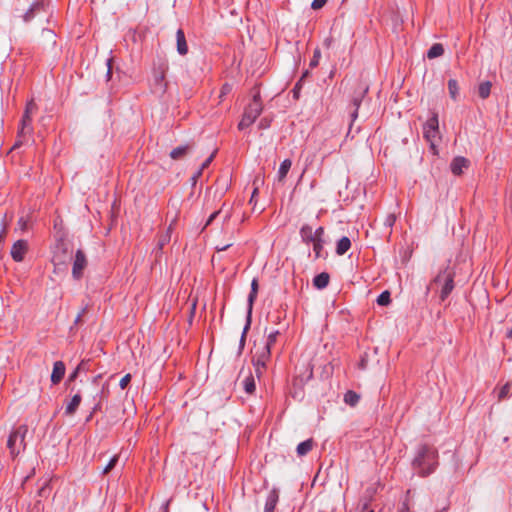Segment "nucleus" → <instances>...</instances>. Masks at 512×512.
Segmentation results:
<instances>
[{
	"label": "nucleus",
	"mask_w": 512,
	"mask_h": 512,
	"mask_svg": "<svg viewBox=\"0 0 512 512\" xmlns=\"http://www.w3.org/2000/svg\"><path fill=\"white\" fill-rule=\"evenodd\" d=\"M66 367L63 361H56L53 365L51 382L53 385L59 384L64 378Z\"/></svg>",
	"instance_id": "nucleus-13"
},
{
	"label": "nucleus",
	"mask_w": 512,
	"mask_h": 512,
	"mask_svg": "<svg viewBox=\"0 0 512 512\" xmlns=\"http://www.w3.org/2000/svg\"><path fill=\"white\" fill-rule=\"evenodd\" d=\"M263 110L260 91L255 89L251 102L245 107L238 129L244 130L251 126Z\"/></svg>",
	"instance_id": "nucleus-3"
},
{
	"label": "nucleus",
	"mask_w": 512,
	"mask_h": 512,
	"mask_svg": "<svg viewBox=\"0 0 512 512\" xmlns=\"http://www.w3.org/2000/svg\"><path fill=\"white\" fill-rule=\"evenodd\" d=\"M203 173V170H201L199 168V170L195 173V175L192 177L193 180H196L197 178H199Z\"/></svg>",
	"instance_id": "nucleus-57"
},
{
	"label": "nucleus",
	"mask_w": 512,
	"mask_h": 512,
	"mask_svg": "<svg viewBox=\"0 0 512 512\" xmlns=\"http://www.w3.org/2000/svg\"><path fill=\"white\" fill-rule=\"evenodd\" d=\"M279 334L280 333L278 330H274V331L270 332L267 336L266 343L264 344V346L262 348H268V350L271 352V348L276 343L277 337L279 336Z\"/></svg>",
	"instance_id": "nucleus-33"
},
{
	"label": "nucleus",
	"mask_w": 512,
	"mask_h": 512,
	"mask_svg": "<svg viewBox=\"0 0 512 512\" xmlns=\"http://www.w3.org/2000/svg\"><path fill=\"white\" fill-rule=\"evenodd\" d=\"M84 361H81L80 364L76 367V369L69 375L68 382L75 381L78 377L79 371L83 368Z\"/></svg>",
	"instance_id": "nucleus-41"
},
{
	"label": "nucleus",
	"mask_w": 512,
	"mask_h": 512,
	"mask_svg": "<svg viewBox=\"0 0 512 512\" xmlns=\"http://www.w3.org/2000/svg\"><path fill=\"white\" fill-rule=\"evenodd\" d=\"M28 252V242L24 239L17 240L11 247V257L15 262H22Z\"/></svg>",
	"instance_id": "nucleus-11"
},
{
	"label": "nucleus",
	"mask_w": 512,
	"mask_h": 512,
	"mask_svg": "<svg viewBox=\"0 0 512 512\" xmlns=\"http://www.w3.org/2000/svg\"><path fill=\"white\" fill-rule=\"evenodd\" d=\"M454 278V268L450 267L448 264L444 268L439 270L437 275L431 281L430 286L427 288V290H429L432 285L440 286L441 290L439 298L441 302H444L455 288Z\"/></svg>",
	"instance_id": "nucleus-2"
},
{
	"label": "nucleus",
	"mask_w": 512,
	"mask_h": 512,
	"mask_svg": "<svg viewBox=\"0 0 512 512\" xmlns=\"http://www.w3.org/2000/svg\"><path fill=\"white\" fill-rule=\"evenodd\" d=\"M18 226L19 228L22 230V231H25L28 227V220L24 217H21L19 220H18Z\"/></svg>",
	"instance_id": "nucleus-49"
},
{
	"label": "nucleus",
	"mask_w": 512,
	"mask_h": 512,
	"mask_svg": "<svg viewBox=\"0 0 512 512\" xmlns=\"http://www.w3.org/2000/svg\"><path fill=\"white\" fill-rule=\"evenodd\" d=\"M270 125H271V120L268 119L267 117H264L259 121L258 127H259V129H267L270 127Z\"/></svg>",
	"instance_id": "nucleus-45"
},
{
	"label": "nucleus",
	"mask_w": 512,
	"mask_h": 512,
	"mask_svg": "<svg viewBox=\"0 0 512 512\" xmlns=\"http://www.w3.org/2000/svg\"><path fill=\"white\" fill-rule=\"evenodd\" d=\"M369 90V87L368 86H362L359 91H355L353 97H352V100H351V105L354 107L353 111L351 112L350 114V117H351V123H350V127H349V131H351V128H352V125H353V122L357 119L358 117V110H359V107L361 106V103H362V100L363 98L365 97V95L367 94Z\"/></svg>",
	"instance_id": "nucleus-10"
},
{
	"label": "nucleus",
	"mask_w": 512,
	"mask_h": 512,
	"mask_svg": "<svg viewBox=\"0 0 512 512\" xmlns=\"http://www.w3.org/2000/svg\"><path fill=\"white\" fill-rule=\"evenodd\" d=\"M512 383L506 382L498 392V401H502L510 396Z\"/></svg>",
	"instance_id": "nucleus-32"
},
{
	"label": "nucleus",
	"mask_w": 512,
	"mask_h": 512,
	"mask_svg": "<svg viewBox=\"0 0 512 512\" xmlns=\"http://www.w3.org/2000/svg\"><path fill=\"white\" fill-rule=\"evenodd\" d=\"M469 165L470 161L467 158L457 156L452 160L450 169L455 176H460L463 174V169H467Z\"/></svg>",
	"instance_id": "nucleus-12"
},
{
	"label": "nucleus",
	"mask_w": 512,
	"mask_h": 512,
	"mask_svg": "<svg viewBox=\"0 0 512 512\" xmlns=\"http://www.w3.org/2000/svg\"><path fill=\"white\" fill-rule=\"evenodd\" d=\"M176 44L177 52L180 55H186L188 53V45L186 42L185 33L181 28L176 32Z\"/></svg>",
	"instance_id": "nucleus-18"
},
{
	"label": "nucleus",
	"mask_w": 512,
	"mask_h": 512,
	"mask_svg": "<svg viewBox=\"0 0 512 512\" xmlns=\"http://www.w3.org/2000/svg\"><path fill=\"white\" fill-rule=\"evenodd\" d=\"M313 232L314 230L312 226H310L309 224H303L299 231L302 242L309 245L316 241Z\"/></svg>",
	"instance_id": "nucleus-16"
},
{
	"label": "nucleus",
	"mask_w": 512,
	"mask_h": 512,
	"mask_svg": "<svg viewBox=\"0 0 512 512\" xmlns=\"http://www.w3.org/2000/svg\"><path fill=\"white\" fill-rule=\"evenodd\" d=\"M279 501V491L276 488L270 490L267 495L264 512H274Z\"/></svg>",
	"instance_id": "nucleus-15"
},
{
	"label": "nucleus",
	"mask_w": 512,
	"mask_h": 512,
	"mask_svg": "<svg viewBox=\"0 0 512 512\" xmlns=\"http://www.w3.org/2000/svg\"><path fill=\"white\" fill-rule=\"evenodd\" d=\"M192 148L193 144L181 145L171 150L169 155L173 160H180L184 158L192 150Z\"/></svg>",
	"instance_id": "nucleus-17"
},
{
	"label": "nucleus",
	"mask_w": 512,
	"mask_h": 512,
	"mask_svg": "<svg viewBox=\"0 0 512 512\" xmlns=\"http://www.w3.org/2000/svg\"><path fill=\"white\" fill-rule=\"evenodd\" d=\"M168 63L160 62L157 66H154L151 80V92L159 97H162L168 88V82L166 81V73L168 71Z\"/></svg>",
	"instance_id": "nucleus-4"
},
{
	"label": "nucleus",
	"mask_w": 512,
	"mask_h": 512,
	"mask_svg": "<svg viewBox=\"0 0 512 512\" xmlns=\"http://www.w3.org/2000/svg\"><path fill=\"white\" fill-rule=\"evenodd\" d=\"M377 304L380 306H387L391 303V294L389 291H383L376 300Z\"/></svg>",
	"instance_id": "nucleus-34"
},
{
	"label": "nucleus",
	"mask_w": 512,
	"mask_h": 512,
	"mask_svg": "<svg viewBox=\"0 0 512 512\" xmlns=\"http://www.w3.org/2000/svg\"><path fill=\"white\" fill-rule=\"evenodd\" d=\"M99 409H100V404L98 403V404H96V405H95V407L93 408L92 413H94V412L98 411Z\"/></svg>",
	"instance_id": "nucleus-62"
},
{
	"label": "nucleus",
	"mask_w": 512,
	"mask_h": 512,
	"mask_svg": "<svg viewBox=\"0 0 512 512\" xmlns=\"http://www.w3.org/2000/svg\"><path fill=\"white\" fill-rule=\"evenodd\" d=\"M87 257L82 249H78L75 253L72 265V276L75 280L83 277L85 268L87 267Z\"/></svg>",
	"instance_id": "nucleus-9"
},
{
	"label": "nucleus",
	"mask_w": 512,
	"mask_h": 512,
	"mask_svg": "<svg viewBox=\"0 0 512 512\" xmlns=\"http://www.w3.org/2000/svg\"><path fill=\"white\" fill-rule=\"evenodd\" d=\"M231 85H229L228 83H225L222 88H221V92H220V98H223L225 95H227L230 91H231Z\"/></svg>",
	"instance_id": "nucleus-48"
},
{
	"label": "nucleus",
	"mask_w": 512,
	"mask_h": 512,
	"mask_svg": "<svg viewBox=\"0 0 512 512\" xmlns=\"http://www.w3.org/2000/svg\"><path fill=\"white\" fill-rule=\"evenodd\" d=\"M398 512H411L408 499H405L399 506Z\"/></svg>",
	"instance_id": "nucleus-46"
},
{
	"label": "nucleus",
	"mask_w": 512,
	"mask_h": 512,
	"mask_svg": "<svg viewBox=\"0 0 512 512\" xmlns=\"http://www.w3.org/2000/svg\"><path fill=\"white\" fill-rule=\"evenodd\" d=\"M330 281V275L327 272H321L313 278V286L319 290L326 288Z\"/></svg>",
	"instance_id": "nucleus-21"
},
{
	"label": "nucleus",
	"mask_w": 512,
	"mask_h": 512,
	"mask_svg": "<svg viewBox=\"0 0 512 512\" xmlns=\"http://www.w3.org/2000/svg\"><path fill=\"white\" fill-rule=\"evenodd\" d=\"M251 322H252V315H248L246 316V323H245V326L243 328V331H242V334H241V337H240V341H239V351H238V354H241L244 347H245V343H246V337H247V333L250 329V326H251Z\"/></svg>",
	"instance_id": "nucleus-25"
},
{
	"label": "nucleus",
	"mask_w": 512,
	"mask_h": 512,
	"mask_svg": "<svg viewBox=\"0 0 512 512\" xmlns=\"http://www.w3.org/2000/svg\"><path fill=\"white\" fill-rule=\"evenodd\" d=\"M395 220H396L395 216L393 214H390L387 216L385 224L389 227H392L393 224L395 223Z\"/></svg>",
	"instance_id": "nucleus-51"
},
{
	"label": "nucleus",
	"mask_w": 512,
	"mask_h": 512,
	"mask_svg": "<svg viewBox=\"0 0 512 512\" xmlns=\"http://www.w3.org/2000/svg\"><path fill=\"white\" fill-rule=\"evenodd\" d=\"M312 244H313V251H314L315 259L325 258V256L323 255L325 240L318 239V240L314 241Z\"/></svg>",
	"instance_id": "nucleus-30"
},
{
	"label": "nucleus",
	"mask_w": 512,
	"mask_h": 512,
	"mask_svg": "<svg viewBox=\"0 0 512 512\" xmlns=\"http://www.w3.org/2000/svg\"><path fill=\"white\" fill-rule=\"evenodd\" d=\"M444 54V47L441 43H434L427 51V57L434 59Z\"/></svg>",
	"instance_id": "nucleus-26"
},
{
	"label": "nucleus",
	"mask_w": 512,
	"mask_h": 512,
	"mask_svg": "<svg viewBox=\"0 0 512 512\" xmlns=\"http://www.w3.org/2000/svg\"><path fill=\"white\" fill-rule=\"evenodd\" d=\"M45 491H46V486L41 487L39 490V495L42 496Z\"/></svg>",
	"instance_id": "nucleus-60"
},
{
	"label": "nucleus",
	"mask_w": 512,
	"mask_h": 512,
	"mask_svg": "<svg viewBox=\"0 0 512 512\" xmlns=\"http://www.w3.org/2000/svg\"><path fill=\"white\" fill-rule=\"evenodd\" d=\"M118 460H119V456L118 455H114L110 461L108 462V464L106 465V467L103 469V474H107L109 473L118 463Z\"/></svg>",
	"instance_id": "nucleus-38"
},
{
	"label": "nucleus",
	"mask_w": 512,
	"mask_h": 512,
	"mask_svg": "<svg viewBox=\"0 0 512 512\" xmlns=\"http://www.w3.org/2000/svg\"><path fill=\"white\" fill-rule=\"evenodd\" d=\"M360 367H361L362 369H364V368L366 367V361H365L364 359H362V360L360 361Z\"/></svg>",
	"instance_id": "nucleus-61"
},
{
	"label": "nucleus",
	"mask_w": 512,
	"mask_h": 512,
	"mask_svg": "<svg viewBox=\"0 0 512 512\" xmlns=\"http://www.w3.org/2000/svg\"><path fill=\"white\" fill-rule=\"evenodd\" d=\"M360 400V396L353 390H348L344 394V402L350 406H355Z\"/></svg>",
	"instance_id": "nucleus-31"
},
{
	"label": "nucleus",
	"mask_w": 512,
	"mask_h": 512,
	"mask_svg": "<svg viewBox=\"0 0 512 512\" xmlns=\"http://www.w3.org/2000/svg\"><path fill=\"white\" fill-rule=\"evenodd\" d=\"M291 166H292V161L290 159H285L281 162L279 170H278V180L280 182L286 178Z\"/></svg>",
	"instance_id": "nucleus-27"
},
{
	"label": "nucleus",
	"mask_w": 512,
	"mask_h": 512,
	"mask_svg": "<svg viewBox=\"0 0 512 512\" xmlns=\"http://www.w3.org/2000/svg\"><path fill=\"white\" fill-rule=\"evenodd\" d=\"M506 337L508 339H512V327L507 329Z\"/></svg>",
	"instance_id": "nucleus-58"
},
{
	"label": "nucleus",
	"mask_w": 512,
	"mask_h": 512,
	"mask_svg": "<svg viewBox=\"0 0 512 512\" xmlns=\"http://www.w3.org/2000/svg\"><path fill=\"white\" fill-rule=\"evenodd\" d=\"M36 109H37V105H36V103H35L33 100H31V101H29V102L26 104V108H25V111H24V113H23V114H24V115H29V116H31V115H32V113H33Z\"/></svg>",
	"instance_id": "nucleus-40"
},
{
	"label": "nucleus",
	"mask_w": 512,
	"mask_h": 512,
	"mask_svg": "<svg viewBox=\"0 0 512 512\" xmlns=\"http://www.w3.org/2000/svg\"><path fill=\"white\" fill-rule=\"evenodd\" d=\"M259 289L258 279L254 278L251 282V290L247 299V314L252 315L253 305L257 299Z\"/></svg>",
	"instance_id": "nucleus-14"
},
{
	"label": "nucleus",
	"mask_w": 512,
	"mask_h": 512,
	"mask_svg": "<svg viewBox=\"0 0 512 512\" xmlns=\"http://www.w3.org/2000/svg\"><path fill=\"white\" fill-rule=\"evenodd\" d=\"M271 359V352L268 348L257 350L252 358V364L255 369L256 376L260 378L267 369V363Z\"/></svg>",
	"instance_id": "nucleus-7"
},
{
	"label": "nucleus",
	"mask_w": 512,
	"mask_h": 512,
	"mask_svg": "<svg viewBox=\"0 0 512 512\" xmlns=\"http://www.w3.org/2000/svg\"><path fill=\"white\" fill-rule=\"evenodd\" d=\"M447 86H448V91H449V95H450L451 99H453L454 101H457L458 97H459V85H458L457 80L449 79Z\"/></svg>",
	"instance_id": "nucleus-28"
},
{
	"label": "nucleus",
	"mask_w": 512,
	"mask_h": 512,
	"mask_svg": "<svg viewBox=\"0 0 512 512\" xmlns=\"http://www.w3.org/2000/svg\"><path fill=\"white\" fill-rule=\"evenodd\" d=\"M351 248V240L347 236L340 238L336 244V254L344 255Z\"/></svg>",
	"instance_id": "nucleus-24"
},
{
	"label": "nucleus",
	"mask_w": 512,
	"mask_h": 512,
	"mask_svg": "<svg viewBox=\"0 0 512 512\" xmlns=\"http://www.w3.org/2000/svg\"><path fill=\"white\" fill-rule=\"evenodd\" d=\"M492 84L490 81H485L478 86V95L481 99H486L490 96Z\"/></svg>",
	"instance_id": "nucleus-29"
},
{
	"label": "nucleus",
	"mask_w": 512,
	"mask_h": 512,
	"mask_svg": "<svg viewBox=\"0 0 512 512\" xmlns=\"http://www.w3.org/2000/svg\"><path fill=\"white\" fill-rule=\"evenodd\" d=\"M324 233H325L324 227L320 226L316 230H314L313 235L315 236L316 240L324 239L323 238L324 237Z\"/></svg>",
	"instance_id": "nucleus-47"
},
{
	"label": "nucleus",
	"mask_w": 512,
	"mask_h": 512,
	"mask_svg": "<svg viewBox=\"0 0 512 512\" xmlns=\"http://www.w3.org/2000/svg\"><path fill=\"white\" fill-rule=\"evenodd\" d=\"M42 36L49 42L51 43L52 46H55L56 44V34L54 33L53 30L51 29H48V28H44L42 30Z\"/></svg>",
	"instance_id": "nucleus-36"
},
{
	"label": "nucleus",
	"mask_w": 512,
	"mask_h": 512,
	"mask_svg": "<svg viewBox=\"0 0 512 512\" xmlns=\"http://www.w3.org/2000/svg\"><path fill=\"white\" fill-rule=\"evenodd\" d=\"M28 432V426L23 424L14 429L7 440V448L10 451L12 457H16L21 450L26 447L25 437Z\"/></svg>",
	"instance_id": "nucleus-5"
},
{
	"label": "nucleus",
	"mask_w": 512,
	"mask_h": 512,
	"mask_svg": "<svg viewBox=\"0 0 512 512\" xmlns=\"http://www.w3.org/2000/svg\"><path fill=\"white\" fill-rule=\"evenodd\" d=\"M320 58H321V51L319 48H316L313 52V56L310 60V63H309V67L310 68H315L318 66L319 64V61H320Z\"/></svg>",
	"instance_id": "nucleus-37"
},
{
	"label": "nucleus",
	"mask_w": 512,
	"mask_h": 512,
	"mask_svg": "<svg viewBox=\"0 0 512 512\" xmlns=\"http://www.w3.org/2000/svg\"><path fill=\"white\" fill-rule=\"evenodd\" d=\"M33 132L32 117L29 115H22L20 126L18 129L17 140L14 143L12 149L19 148L25 141L27 136H30Z\"/></svg>",
	"instance_id": "nucleus-8"
},
{
	"label": "nucleus",
	"mask_w": 512,
	"mask_h": 512,
	"mask_svg": "<svg viewBox=\"0 0 512 512\" xmlns=\"http://www.w3.org/2000/svg\"><path fill=\"white\" fill-rule=\"evenodd\" d=\"M327 1L328 0H313L311 8L314 10L321 9L327 3Z\"/></svg>",
	"instance_id": "nucleus-44"
},
{
	"label": "nucleus",
	"mask_w": 512,
	"mask_h": 512,
	"mask_svg": "<svg viewBox=\"0 0 512 512\" xmlns=\"http://www.w3.org/2000/svg\"><path fill=\"white\" fill-rule=\"evenodd\" d=\"M45 12V5L42 2L34 3L30 9L23 15L25 22H30L37 14Z\"/></svg>",
	"instance_id": "nucleus-19"
},
{
	"label": "nucleus",
	"mask_w": 512,
	"mask_h": 512,
	"mask_svg": "<svg viewBox=\"0 0 512 512\" xmlns=\"http://www.w3.org/2000/svg\"><path fill=\"white\" fill-rule=\"evenodd\" d=\"M243 389L244 391L249 394L253 395L256 391V383L254 376L251 371H249L248 375L244 378L243 382Z\"/></svg>",
	"instance_id": "nucleus-23"
},
{
	"label": "nucleus",
	"mask_w": 512,
	"mask_h": 512,
	"mask_svg": "<svg viewBox=\"0 0 512 512\" xmlns=\"http://www.w3.org/2000/svg\"><path fill=\"white\" fill-rule=\"evenodd\" d=\"M81 401H82V396H81L80 392H78L71 398L69 403L66 405L65 415H67V416L74 415L76 413Z\"/></svg>",
	"instance_id": "nucleus-20"
},
{
	"label": "nucleus",
	"mask_w": 512,
	"mask_h": 512,
	"mask_svg": "<svg viewBox=\"0 0 512 512\" xmlns=\"http://www.w3.org/2000/svg\"><path fill=\"white\" fill-rule=\"evenodd\" d=\"M87 311V307H84L80 312L79 314L77 315L75 321H74V324L75 325H78L80 322H81V319L83 317V315L86 313Z\"/></svg>",
	"instance_id": "nucleus-50"
},
{
	"label": "nucleus",
	"mask_w": 512,
	"mask_h": 512,
	"mask_svg": "<svg viewBox=\"0 0 512 512\" xmlns=\"http://www.w3.org/2000/svg\"><path fill=\"white\" fill-rule=\"evenodd\" d=\"M257 193H258V189H257V188H255V189H254V191H253V193H252V198H254V196H256V194H257Z\"/></svg>",
	"instance_id": "nucleus-64"
},
{
	"label": "nucleus",
	"mask_w": 512,
	"mask_h": 512,
	"mask_svg": "<svg viewBox=\"0 0 512 512\" xmlns=\"http://www.w3.org/2000/svg\"><path fill=\"white\" fill-rule=\"evenodd\" d=\"M171 229H172V225H170L167 229V232L163 235H161L159 237V240H158V243H157V246L159 248V250H161L169 241H170V232H171Z\"/></svg>",
	"instance_id": "nucleus-35"
},
{
	"label": "nucleus",
	"mask_w": 512,
	"mask_h": 512,
	"mask_svg": "<svg viewBox=\"0 0 512 512\" xmlns=\"http://www.w3.org/2000/svg\"><path fill=\"white\" fill-rule=\"evenodd\" d=\"M447 510H448V508H447V507H444V508H442V509H440V510H438V511H436V512H447Z\"/></svg>",
	"instance_id": "nucleus-63"
},
{
	"label": "nucleus",
	"mask_w": 512,
	"mask_h": 512,
	"mask_svg": "<svg viewBox=\"0 0 512 512\" xmlns=\"http://www.w3.org/2000/svg\"><path fill=\"white\" fill-rule=\"evenodd\" d=\"M163 512H169V502H166V504L163 506Z\"/></svg>",
	"instance_id": "nucleus-59"
},
{
	"label": "nucleus",
	"mask_w": 512,
	"mask_h": 512,
	"mask_svg": "<svg viewBox=\"0 0 512 512\" xmlns=\"http://www.w3.org/2000/svg\"><path fill=\"white\" fill-rule=\"evenodd\" d=\"M309 75H310L309 70H305V71L302 73V75H301V77H300V79H302V83L304 82V79H305V78H307Z\"/></svg>",
	"instance_id": "nucleus-56"
},
{
	"label": "nucleus",
	"mask_w": 512,
	"mask_h": 512,
	"mask_svg": "<svg viewBox=\"0 0 512 512\" xmlns=\"http://www.w3.org/2000/svg\"><path fill=\"white\" fill-rule=\"evenodd\" d=\"M131 374H126L125 376H123L119 382V386L121 389H126L127 386L129 385L130 381H131Z\"/></svg>",
	"instance_id": "nucleus-42"
},
{
	"label": "nucleus",
	"mask_w": 512,
	"mask_h": 512,
	"mask_svg": "<svg viewBox=\"0 0 512 512\" xmlns=\"http://www.w3.org/2000/svg\"><path fill=\"white\" fill-rule=\"evenodd\" d=\"M302 87H303L302 79H299L291 91L293 98L295 100H298L300 98V92H301Z\"/></svg>",
	"instance_id": "nucleus-39"
},
{
	"label": "nucleus",
	"mask_w": 512,
	"mask_h": 512,
	"mask_svg": "<svg viewBox=\"0 0 512 512\" xmlns=\"http://www.w3.org/2000/svg\"><path fill=\"white\" fill-rule=\"evenodd\" d=\"M219 213H220V211H215V212H213V213L209 216V218H208V220H207V222H206V226L210 225V224L213 222V220L217 217V215H218Z\"/></svg>",
	"instance_id": "nucleus-54"
},
{
	"label": "nucleus",
	"mask_w": 512,
	"mask_h": 512,
	"mask_svg": "<svg viewBox=\"0 0 512 512\" xmlns=\"http://www.w3.org/2000/svg\"><path fill=\"white\" fill-rule=\"evenodd\" d=\"M216 153H217V150H214V151L212 152V154H211V155H210V156H209V157H208V158H207V159H206V160L201 164V167H200V169H201V170H203V171H204L206 168H208V166H209V165L211 164V162L213 161V159H214V157H215Z\"/></svg>",
	"instance_id": "nucleus-43"
},
{
	"label": "nucleus",
	"mask_w": 512,
	"mask_h": 512,
	"mask_svg": "<svg viewBox=\"0 0 512 512\" xmlns=\"http://www.w3.org/2000/svg\"><path fill=\"white\" fill-rule=\"evenodd\" d=\"M6 235H7V227H6V224H4L2 229L0 230V244L4 242Z\"/></svg>",
	"instance_id": "nucleus-52"
},
{
	"label": "nucleus",
	"mask_w": 512,
	"mask_h": 512,
	"mask_svg": "<svg viewBox=\"0 0 512 512\" xmlns=\"http://www.w3.org/2000/svg\"><path fill=\"white\" fill-rule=\"evenodd\" d=\"M107 66H108L107 79L109 80L111 78V75H112V59H108L107 60Z\"/></svg>",
	"instance_id": "nucleus-53"
},
{
	"label": "nucleus",
	"mask_w": 512,
	"mask_h": 512,
	"mask_svg": "<svg viewBox=\"0 0 512 512\" xmlns=\"http://www.w3.org/2000/svg\"><path fill=\"white\" fill-rule=\"evenodd\" d=\"M231 246H232V244H226V245L216 246V250H217L218 252H220V251H225V250H227V249H228L229 247H231Z\"/></svg>",
	"instance_id": "nucleus-55"
},
{
	"label": "nucleus",
	"mask_w": 512,
	"mask_h": 512,
	"mask_svg": "<svg viewBox=\"0 0 512 512\" xmlns=\"http://www.w3.org/2000/svg\"><path fill=\"white\" fill-rule=\"evenodd\" d=\"M423 133L425 139L430 143L431 149L436 154V142L440 139L439 136V121L437 113H434L427 122L424 124Z\"/></svg>",
	"instance_id": "nucleus-6"
},
{
	"label": "nucleus",
	"mask_w": 512,
	"mask_h": 512,
	"mask_svg": "<svg viewBox=\"0 0 512 512\" xmlns=\"http://www.w3.org/2000/svg\"><path fill=\"white\" fill-rule=\"evenodd\" d=\"M439 465L437 448L432 444H420L412 461V467L420 477H427L435 472Z\"/></svg>",
	"instance_id": "nucleus-1"
},
{
	"label": "nucleus",
	"mask_w": 512,
	"mask_h": 512,
	"mask_svg": "<svg viewBox=\"0 0 512 512\" xmlns=\"http://www.w3.org/2000/svg\"><path fill=\"white\" fill-rule=\"evenodd\" d=\"M315 442L312 438H309L298 444L296 451L299 457L306 456L314 447Z\"/></svg>",
	"instance_id": "nucleus-22"
}]
</instances>
